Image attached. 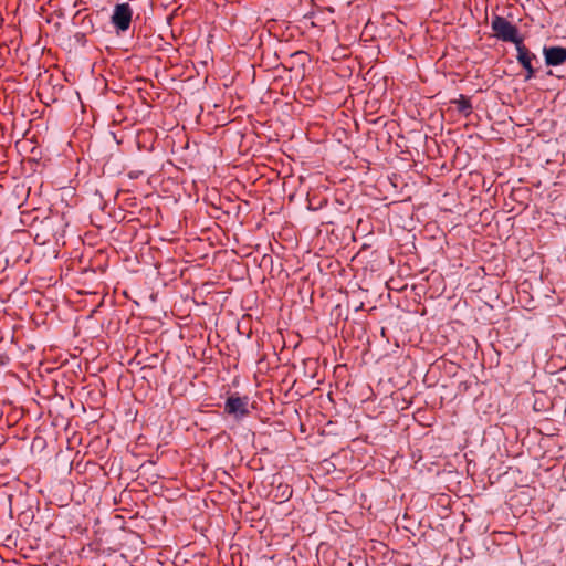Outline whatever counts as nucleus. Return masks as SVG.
Listing matches in <instances>:
<instances>
[{
    "label": "nucleus",
    "instance_id": "obj_8",
    "mask_svg": "<svg viewBox=\"0 0 566 566\" xmlns=\"http://www.w3.org/2000/svg\"><path fill=\"white\" fill-rule=\"evenodd\" d=\"M324 14L323 11H318V12H311L310 14H306L305 15V19H308L311 21V25L314 27V28H318L319 30H324L325 29V25H326V22H333L332 20H327L325 18H323L322 15Z\"/></svg>",
    "mask_w": 566,
    "mask_h": 566
},
{
    "label": "nucleus",
    "instance_id": "obj_5",
    "mask_svg": "<svg viewBox=\"0 0 566 566\" xmlns=\"http://www.w3.org/2000/svg\"><path fill=\"white\" fill-rule=\"evenodd\" d=\"M132 15L133 11L128 3H119L115 6L111 20L117 32H125L129 29Z\"/></svg>",
    "mask_w": 566,
    "mask_h": 566
},
{
    "label": "nucleus",
    "instance_id": "obj_14",
    "mask_svg": "<svg viewBox=\"0 0 566 566\" xmlns=\"http://www.w3.org/2000/svg\"><path fill=\"white\" fill-rule=\"evenodd\" d=\"M292 495V490L289 491L287 499Z\"/></svg>",
    "mask_w": 566,
    "mask_h": 566
},
{
    "label": "nucleus",
    "instance_id": "obj_9",
    "mask_svg": "<svg viewBox=\"0 0 566 566\" xmlns=\"http://www.w3.org/2000/svg\"><path fill=\"white\" fill-rule=\"evenodd\" d=\"M83 23H87V25L90 27V32H93L94 31V23H93V17L92 14H86L84 18H83Z\"/></svg>",
    "mask_w": 566,
    "mask_h": 566
},
{
    "label": "nucleus",
    "instance_id": "obj_7",
    "mask_svg": "<svg viewBox=\"0 0 566 566\" xmlns=\"http://www.w3.org/2000/svg\"><path fill=\"white\" fill-rule=\"evenodd\" d=\"M451 103L457 105L458 112L462 114L464 117H469L473 112V106L470 97L463 94H461L459 98L452 99Z\"/></svg>",
    "mask_w": 566,
    "mask_h": 566
},
{
    "label": "nucleus",
    "instance_id": "obj_10",
    "mask_svg": "<svg viewBox=\"0 0 566 566\" xmlns=\"http://www.w3.org/2000/svg\"><path fill=\"white\" fill-rule=\"evenodd\" d=\"M142 174H143V171H129V172H128V177H129L130 179H136V178H138Z\"/></svg>",
    "mask_w": 566,
    "mask_h": 566
},
{
    "label": "nucleus",
    "instance_id": "obj_1",
    "mask_svg": "<svg viewBox=\"0 0 566 566\" xmlns=\"http://www.w3.org/2000/svg\"><path fill=\"white\" fill-rule=\"evenodd\" d=\"M69 222L63 212L50 210L49 214L41 220L34 218L31 223L34 242L44 245L51 241L59 242L64 238Z\"/></svg>",
    "mask_w": 566,
    "mask_h": 566
},
{
    "label": "nucleus",
    "instance_id": "obj_2",
    "mask_svg": "<svg viewBox=\"0 0 566 566\" xmlns=\"http://www.w3.org/2000/svg\"><path fill=\"white\" fill-rule=\"evenodd\" d=\"M491 30L493 32V36L502 42L513 43L516 45L524 41L517 25L502 15L493 14Z\"/></svg>",
    "mask_w": 566,
    "mask_h": 566
},
{
    "label": "nucleus",
    "instance_id": "obj_4",
    "mask_svg": "<svg viewBox=\"0 0 566 566\" xmlns=\"http://www.w3.org/2000/svg\"><path fill=\"white\" fill-rule=\"evenodd\" d=\"M224 412L234 416L238 420L249 416V397H240L237 395L229 396L224 402Z\"/></svg>",
    "mask_w": 566,
    "mask_h": 566
},
{
    "label": "nucleus",
    "instance_id": "obj_6",
    "mask_svg": "<svg viewBox=\"0 0 566 566\" xmlns=\"http://www.w3.org/2000/svg\"><path fill=\"white\" fill-rule=\"evenodd\" d=\"M543 54L547 66H558L566 62V48L545 46L543 49Z\"/></svg>",
    "mask_w": 566,
    "mask_h": 566
},
{
    "label": "nucleus",
    "instance_id": "obj_13",
    "mask_svg": "<svg viewBox=\"0 0 566 566\" xmlns=\"http://www.w3.org/2000/svg\"><path fill=\"white\" fill-rule=\"evenodd\" d=\"M83 38H85L84 33L81 34L80 40H83Z\"/></svg>",
    "mask_w": 566,
    "mask_h": 566
},
{
    "label": "nucleus",
    "instance_id": "obj_3",
    "mask_svg": "<svg viewBox=\"0 0 566 566\" xmlns=\"http://www.w3.org/2000/svg\"><path fill=\"white\" fill-rule=\"evenodd\" d=\"M516 60L518 64L525 70V81L532 80L536 74V69L533 62H538L537 56L525 44L524 41L515 45Z\"/></svg>",
    "mask_w": 566,
    "mask_h": 566
},
{
    "label": "nucleus",
    "instance_id": "obj_11",
    "mask_svg": "<svg viewBox=\"0 0 566 566\" xmlns=\"http://www.w3.org/2000/svg\"><path fill=\"white\" fill-rule=\"evenodd\" d=\"M133 202H132V206H136V198H132Z\"/></svg>",
    "mask_w": 566,
    "mask_h": 566
},
{
    "label": "nucleus",
    "instance_id": "obj_12",
    "mask_svg": "<svg viewBox=\"0 0 566 566\" xmlns=\"http://www.w3.org/2000/svg\"><path fill=\"white\" fill-rule=\"evenodd\" d=\"M83 38H85L84 33L81 34L80 40H83Z\"/></svg>",
    "mask_w": 566,
    "mask_h": 566
}]
</instances>
